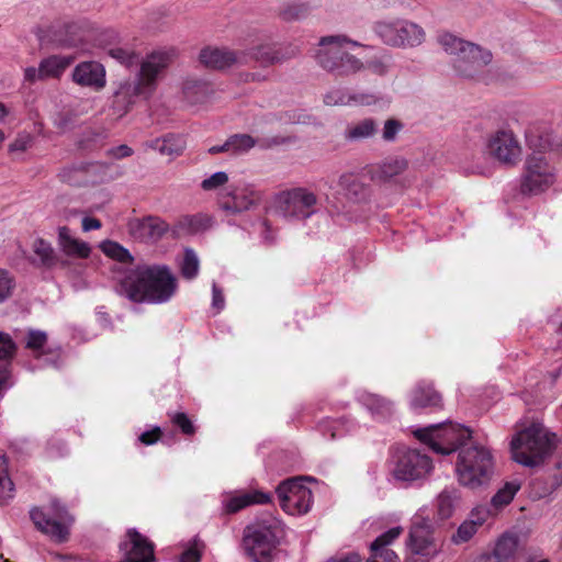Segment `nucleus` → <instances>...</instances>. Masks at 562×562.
I'll use <instances>...</instances> for the list:
<instances>
[{
  "instance_id": "40",
  "label": "nucleus",
  "mask_w": 562,
  "mask_h": 562,
  "mask_svg": "<svg viewBox=\"0 0 562 562\" xmlns=\"http://www.w3.org/2000/svg\"><path fill=\"white\" fill-rule=\"evenodd\" d=\"M257 144V140L248 134H234L227 138L229 154L241 155L249 151Z\"/></svg>"
},
{
  "instance_id": "63",
  "label": "nucleus",
  "mask_w": 562,
  "mask_h": 562,
  "mask_svg": "<svg viewBox=\"0 0 562 562\" xmlns=\"http://www.w3.org/2000/svg\"><path fill=\"white\" fill-rule=\"evenodd\" d=\"M209 153L212 155L220 154V153H228L229 154V147H227V140L223 145H216L209 148Z\"/></svg>"
},
{
  "instance_id": "59",
  "label": "nucleus",
  "mask_w": 562,
  "mask_h": 562,
  "mask_svg": "<svg viewBox=\"0 0 562 562\" xmlns=\"http://www.w3.org/2000/svg\"><path fill=\"white\" fill-rule=\"evenodd\" d=\"M212 306L217 311H222L225 306V299L222 290L215 282L212 284Z\"/></svg>"
},
{
  "instance_id": "53",
  "label": "nucleus",
  "mask_w": 562,
  "mask_h": 562,
  "mask_svg": "<svg viewBox=\"0 0 562 562\" xmlns=\"http://www.w3.org/2000/svg\"><path fill=\"white\" fill-rule=\"evenodd\" d=\"M33 137L27 132H22L16 135L14 140L10 144L9 150L11 153L20 151L23 153L31 147Z\"/></svg>"
},
{
  "instance_id": "48",
  "label": "nucleus",
  "mask_w": 562,
  "mask_h": 562,
  "mask_svg": "<svg viewBox=\"0 0 562 562\" xmlns=\"http://www.w3.org/2000/svg\"><path fill=\"white\" fill-rule=\"evenodd\" d=\"M14 288V278L8 270L0 269V304L12 296Z\"/></svg>"
},
{
  "instance_id": "21",
  "label": "nucleus",
  "mask_w": 562,
  "mask_h": 562,
  "mask_svg": "<svg viewBox=\"0 0 562 562\" xmlns=\"http://www.w3.org/2000/svg\"><path fill=\"white\" fill-rule=\"evenodd\" d=\"M127 226L131 236L142 243H155L169 229V225L157 216L133 218Z\"/></svg>"
},
{
  "instance_id": "13",
  "label": "nucleus",
  "mask_w": 562,
  "mask_h": 562,
  "mask_svg": "<svg viewBox=\"0 0 562 562\" xmlns=\"http://www.w3.org/2000/svg\"><path fill=\"white\" fill-rule=\"evenodd\" d=\"M432 470L431 459L418 450H402L394 454L391 473L402 482H414L427 477Z\"/></svg>"
},
{
  "instance_id": "27",
  "label": "nucleus",
  "mask_w": 562,
  "mask_h": 562,
  "mask_svg": "<svg viewBox=\"0 0 562 562\" xmlns=\"http://www.w3.org/2000/svg\"><path fill=\"white\" fill-rule=\"evenodd\" d=\"M379 97L373 93H350L342 89H334L324 95V103L329 106L337 105H371L375 104Z\"/></svg>"
},
{
  "instance_id": "22",
  "label": "nucleus",
  "mask_w": 562,
  "mask_h": 562,
  "mask_svg": "<svg viewBox=\"0 0 562 562\" xmlns=\"http://www.w3.org/2000/svg\"><path fill=\"white\" fill-rule=\"evenodd\" d=\"M125 559L128 562H153L154 544L135 529H130L126 540L120 544Z\"/></svg>"
},
{
  "instance_id": "64",
  "label": "nucleus",
  "mask_w": 562,
  "mask_h": 562,
  "mask_svg": "<svg viewBox=\"0 0 562 562\" xmlns=\"http://www.w3.org/2000/svg\"><path fill=\"white\" fill-rule=\"evenodd\" d=\"M8 372H1L0 373V400L3 396V392L7 389V381H8Z\"/></svg>"
},
{
  "instance_id": "47",
  "label": "nucleus",
  "mask_w": 562,
  "mask_h": 562,
  "mask_svg": "<svg viewBox=\"0 0 562 562\" xmlns=\"http://www.w3.org/2000/svg\"><path fill=\"white\" fill-rule=\"evenodd\" d=\"M204 548V542L200 538L194 537L189 543L188 548H186V550L181 553L179 561L200 562Z\"/></svg>"
},
{
  "instance_id": "6",
  "label": "nucleus",
  "mask_w": 562,
  "mask_h": 562,
  "mask_svg": "<svg viewBox=\"0 0 562 562\" xmlns=\"http://www.w3.org/2000/svg\"><path fill=\"white\" fill-rule=\"evenodd\" d=\"M494 472L491 450L481 443L471 441L458 452L456 473L461 485L477 488L487 484Z\"/></svg>"
},
{
  "instance_id": "28",
  "label": "nucleus",
  "mask_w": 562,
  "mask_h": 562,
  "mask_svg": "<svg viewBox=\"0 0 562 562\" xmlns=\"http://www.w3.org/2000/svg\"><path fill=\"white\" fill-rule=\"evenodd\" d=\"M407 168V160L403 157H387L372 165L369 169L372 181L385 183L403 173Z\"/></svg>"
},
{
  "instance_id": "31",
  "label": "nucleus",
  "mask_w": 562,
  "mask_h": 562,
  "mask_svg": "<svg viewBox=\"0 0 562 562\" xmlns=\"http://www.w3.org/2000/svg\"><path fill=\"white\" fill-rule=\"evenodd\" d=\"M518 542L516 535L504 533L497 540L493 552L483 555L482 562H514Z\"/></svg>"
},
{
  "instance_id": "19",
  "label": "nucleus",
  "mask_w": 562,
  "mask_h": 562,
  "mask_svg": "<svg viewBox=\"0 0 562 562\" xmlns=\"http://www.w3.org/2000/svg\"><path fill=\"white\" fill-rule=\"evenodd\" d=\"M75 58L69 55H50L43 58L38 67H26L24 69V81L33 85L37 81L60 79Z\"/></svg>"
},
{
  "instance_id": "36",
  "label": "nucleus",
  "mask_w": 562,
  "mask_h": 562,
  "mask_svg": "<svg viewBox=\"0 0 562 562\" xmlns=\"http://www.w3.org/2000/svg\"><path fill=\"white\" fill-rule=\"evenodd\" d=\"M338 183L345 194L353 201L364 200L368 195L367 187L352 173L341 175Z\"/></svg>"
},
{
  "instance_id": "24",
  "label": "nucleus",
  "mask_w": 562,
  "mask_h": 562,
  "mask_svg": "<svg viewBox=\"0 0 562 562\" xmlns=\"http://www.w3.org/2000/svg\"><path fill=\"white\" fill-rule=\"evenodd\" d=\"M103 166L99 162H78L63 168L58 177L60 181L70 186H82L95 182L94 175Z\"/></svg>"
},
{
  "instance_id": "15",
  "label": "nucleus",
  "mask_w": 562,
  "mask_h": 562,
  "mask_svg": "<svg viewBox=\"0 0 562 562\" xmlns=\"http://www.w3.org/2000/svg\"><path fill=\"white\" fill-rule=\"evenodd\" d=\"M407 547L413 554L427 559L435 558L440 552L430 519L423 514L413 517Z\"/></svg>"
},
{
  "instance_id": "9",
  "label": "nucleus",
  "mask_w": 562,
  "mask_h": 562,
  "mask_svg": "<svg viewBox=\"0 0 562 562\" xmlns=\"http://www.w3.org/2000/svg\"><path fill=\"white\" fill-rule=\"evenodd\" d=\"M372 30L383 44L398 48L419 46L426 36L420 25L401 18L379 20Z\"/></svg>"
},
{
  "instance_id": "51",
  "label": "nucleus",
  "mask_w": 562,
  "mask_h": 562,
  "mask_svg": "<svg viewBox=\"0 0 562 562\" xmlns=\"http://www.w3.org/2000/svg\"><path fill=\"white\" fill-rule=\"evenodd\" d=\"M16 351V345L8 333L0 331V360H10Z\"/></svg>"
},
{
  "instance_id": "14",
  "label": "nucleus",
  "mask_w": 562,
  "mask_h": 562,
  "mask_svg": "<svg viewBox=\"0 0 562 562\" xmlns=\"http://www.w3.org/2000/svg\"><path fill=\"white\" fill-rule=\"evenodd\" d=\"M276 492L280 506L290 515L306 514L312 507V491L299 477L283 481L278 485Z\"/></svg>"
},
{
  "instance_id": "17",
  "label": "nucleus",
  "mask_w": 562,
  "mask_h": 562,
  "mask_svg": "<svg viewBox=\"0 0 562 562\" xmlns=\"http://www.w3.org/2000/svg\"><path fill=\"white\" fill-rule=\"evenodd\" d=\"M488 154L506 166H515L521 156V146L512 131L501 130L487 140Z\"/></svg>"
},
{
  "instance_id": "23",
  "label": "nucleus",
  "mask_w": 562,
  "mask_h": 562,
  "mask_svg": "<svg viewBox=\"0 0 562 562\" xmlns=\"http://www.w3.org/2000/svg\"><path fill=\"white\" fill-rule=\"evenodd\" d=\"M72 81L92 90H102L106 85V72L102 64L90 60L79 63L72 70Z\"/></svg>"
},
{
  "instance_id": "37",
  "label": "nucleus",
  "mask_w": 562,
  "mask_h": 562,
  "mask_svg": "<svg viewBox=\"0 0 562 562\" xmlns=\"http://www.w3.org/2000/svg\"><path fill=\"white\" fill-rule=\"evenodd\" d=\"M459 501L457 490H443L437 497V515L441 520L452 516Z\"/></svg>"
},
{
  "instance_id": "18",
  "label": "nucleus",
  "mask_w": 562,
  "mask_h": 562,
  "mask_svg": "<svg viewBox=\"0 0 562 562\" xmlns=\"http://www.w3.org/2000/svg\"><path fill=\"white\" fill-rule=\"evenodd\" d=\"M226 200L222 196L221 209L225 212L237 214L259 205L265 194L252 183H241L229 190Z\"/></svg>"
},
{
  "instance_id": "44",
  "label": "nucleus",
  "mask_w": 562,
  "mask_h": 562,
  "mask_svg": "<svg viewBox=\"0 0 562 562\" xmlns=\"http://www.w3.org/2000/svg\"><path fill=\"white\" fill-rule=\"evenodd\" d=\"M108 54L127 68L139 63V55L131 48L113 47L108 50Z\"/></svg>"
},
{
  "instance_id": "16",
  "label": "nucleus",
  "mask_w": 562,
  "mask_h": 562,
  "mask_svg": "<svg viewBox=\"0 0 562 562\" xmlns=\"http://www.w3.org/2000/svg\"><path fill=\"white\" fill-rule=\"evenodd\" d=\"M47 334L40 329H29L25 336V349L30 351V356L35 360L34 364H30V370L44 369L48 367L58 368L61 362V353L59 349H50L47 346Z\"/></svg>"
},
{
  "instance_id": "38",
  "label": "nucleus",
  "mask_w": 562,
  "mask_h": 562,
  "mask_svg": "<svg viewBox=\"0 0 562 562\" xmlns=\"http://www.w3.org/2000/svg\"><path fill=\"white\" fill-rule=\"evenodd\" d=\"M14 495V484L9 473L7 456L0 451V504L11 499Z\"/></svg>"
},
{
  "instance_id": "45",
  "label": "nucleus",
  "mask_w": 562,
  "mask_h": 562,
  "mask_svg": "<svg viewBox=\"0 0 562 562\" xmlns=\"http://www.w3.org/2000/svg\"><path fill=\"white\" fill-rule=\"evenodd\" d=\"M33 251L45 266H50L55 261V251L50 243L36 238L33 243Z\"/></svg>"
},
{
  "instance_id": "62",
  "label": "nucleus",
  "mask_w": 562,
  "mask_h": 562,
  "mask_svg": "<svg viewBox=\"0 0 562 562\" xmlns=\"http://www.w3.org/2000/svg\"><path fill=\"white\" fill-rule=\"evenodd\" d=\"M261 226L263 228L262 235L265 240H267L268 243H272L274 240V235L270 225L267 222H262Z\"/></svg>"
},
{
  "instance_id": "42",
  "label": "nucleus",
  "mask_w": 562,
  "mask_h": 562,
  "mask_svg": "<svg viewBox=\"0 0 562 562\" xmlns=\"http://www.w3.org/2000/svg\"><path fill=\"white\" fill-rule=\"evenodd\" d=\"M519 484L509 482L504 485L491 499V507L497 510L508 505L519 490Z\"/></svg>"
},
{
  "instance_id": "41",
  "label": "nucleus",
  "mask_w": 562,
  "mask_h": 562,
  "mask_svg": "<svg viewBox=\"0 0 562 562\" xmlns=\"http://www.w3.org/2000/svg\"><path fill=\"white\" fill-rule=\"evenodd\" d=\"M213 222L214 221L212 216L199 213L194 215L184 216L181 220L180 225L182 227H186L190 233H199L212 227Z\"/></svg>"
},
{
  "instance_id": "25",
  "label": "nucleus",
  "mask_w": 562,
  "mask_h": 562,
  "mask_svg": "<svg viewBox=\"0 0 562 562\" xmlns=\"http://www.w3.org/2000/svg\"><path fill=\"white\" fill-rule=\"evenodd\" d=\"M441 404V395L426 381L418 382L411 392L409 405L414 411L437 408Z\"/></svg>"
},
{
  "instance_id": "33",
  "label": "nucleus",
  "mask_w": 562,
  "mask_h": 562,
  "mask_svg": "<svg viewBox=\"0 0 562 562\" xmlns=\"http://www.w3.org/2000/svg\"><path fill=\"white\" fill-rule=\"evenodd\" d=\"M358 401L374 418L384 419L393 413L392 402L376 394L366 391L360 392L358 394Z\"/></svg>"
},
{
  "instance_id": "54",
  "label": "nucleus",
  "mask_w": 562,
  "mask_h": 562,
  "mask_svg": "<svg viewBox=\"0 0 562 562\" xmlns=\"http://www.w3.org/2000/svg\"><path fill=\"white\" fill-rule=\"evenodd\" d=\"M171 422L179 427L184 435H193L195 432L193 423L184 413H175L171 416Z\"/></svg>"
},
{
  "instance_id": "60",
  "label": "nucleus",
  "mask_w": 562,
  "mask_h": 562,
  "mask_svg": "<svg viewBox=\"0 0 562 562\" xmlns=\"http://www.w3.org/2000/svg\"><path fill=\"white\" fill-rule=\"evenodd\" d=\"M101 227V222L95 217L86 216L82 218V231L90 232L93 229H99Z\"/></svg>"
},
{
  "instance_id": "26",
  "label": "nucleus",
  "mask_w": 562,
  "mask_h": 562,
  "mask_svg": "<svg viewBox=\"0 0 562 562\" xmlns=\"http://www.w3.org/2000/svg\"><path fill=\"white\" fill-rule=\"evenodd\" d=\"M299 54L296 46H289L285 48H276L268 45H260L251 49L250 56L261 66H271L281 64Z\"/></svg>"
},
{
  "instance_id": "30",
  "label": "nucleus",
  "mask_w": 562,
  "mask_h": 562,
  "mask_svg": "<svg viewBox=\"0 0 562 562\" xmlns=\"http://www.w3.org/2000/svg\"><path fill=\"white\" fill-rule=\"evenodd\" d=\"M402 533L401 527H393L380 535L370 546L371 557L378 562H397V555L389 546Z\"/></svg>"
},
{
  "instance_id": "50",
  "label": "nucleus",
  "mask_w": 562,
  "mask_h": 562,
  "mask_svg": "<svg viewBox=\"0 0 562 562\" xmlns=\"http://www.w3.org/2000/svg\"><path fill=\"white\" fill-rule=\"evenodd\" d=\"M228 182V175L225 171H217L201 182L202 190L215 191Z\"/></svg>"
},
{
  "instance_id": "58",
  "label": "nucleus",
  "mask_w": 562,
  "mask_h": 562,
  "mask_svg": "<svg viewBox=\"0 0 562 562\" xmlns=\"http://www.w3.org/2000/svg\"><path fill=\"white\" fill-rule=\"evenodd\" d=\"M133 149L127 145H120L108 150V155L115 159L126 158L133 155Z\"/></svg>"
},
{
  "instance_id": "11",
  "label": "nucleus",
  "mask_w": 562,
  "mask_h": 562,
  "mask_svg": "<svg viewBox=\"0 0 562 562\" xmlns=\"http://www.w3.org/2000/svg\"><path fill=\"white\" fill-rule=\"evenodd\" d=\"M557 181V168L542 153L535 151L526 157L520 176V192L538 195L550 189Z\"/></svg>"
},
{
  "instance_id": "46",
  "label": "nucleus",
  "mask_w": 562,
  "mask_h": 562,
  "mask_svg": "<svg viewBox=\"0 0 562 562\" xmlns=\"http://www.w3.org/2000/svg\"><path fill=\"white\" fill-rule=\"evenodd\" d=\"M477 531V521L474 519H469L463 521L457 532L452 535L451 541L454 544H460L469 541Z\"/></svg>"
},
{
  "instance_id": "32",
  "label": "nucleus",
  "mask_w": 562,
  "mask_h": 562,
  "mask_svg": "<svg viewBox=\"0 0 562 562\" xmlns=\"http://www.w3.org/2000/svg\"><path fill=\"white\" fill-rule=\"evenodd\" d=\"M376 133V121L367 117L348 124L344 131V139L348 143H359L374 137Z\"/></svg>"
},
{
  "instance_id": "34",
  "label": "nucleus",
  "mask_w": 562,
  "mask_h": 562,
  "mask_svg": "<svg viewBox=\"0 0 562 562\" xmlns=\"http://www.w3.org/2000/svg\"><path fill=\"white\" fill-rule=\"evenodd\" d=\"M147 147L157 150L161 155L176 157L183 153L186 140L181 135L168 134L147 143Z\"/></svg>"
},
{
  "instance_id": "2",
  "label": "nucleus",
  "mask_w": 562,
  "mask_h": 562,
  "mask_svg": "<svg viewBox=\"0 0 562 562\" xmlns=\"http://www.w3.org/2000/svg\"><path fill=\"white\" fill-rule=\"evenodd\" d=\"M175 56L173 48L157 49L147 54L139 63L136 77L121 81L115 90L113 106L116 111L125 114L136 100H148L156 91L159 78Z\"/></svg>"
},
{
  "instance_id": "5",
  "label": "nucleus",
  "mask_w": 562,
  "mask_h": 562,
  "mask_svg": "<svg viewBox=\"0 0 562 562\" xmlns=\"http://www.w3.org/2000/svg\"><path fill=\"white\" fill-rule=\"evenodd\" d=\"M285 537V527L276 517H267L247 526L244 548L254 562H272L277 548Z\"/></svg>"
},
{
  "instance_id": "39",
  "label": "nucleus",
  "mask_w": 562,
  "mask_h": 562,
  "mask_svg": "<svg viewBox=\"0 0 562 562\" xmlns=\"http://www.w3.org/2000/svg\"><path fill=\"white\" fill-rule=\"evenodd\" d=\"M200 270V260L192 248H186L183 258L180 262L181 276L187 280H193L198 277Z\"/></svg>"
},
{
  "instance_id": "1",
  "label": "nucleus",
  "mask_w": 562,
  "mask_h": 562,
  "mask_svg": "<svg viewBox=\"0 0 562 562\" xmlns=\"http://www.w3.org/2000/svg\"><path fill=\"white\" fill-rule=\"evenodd\" d=\"M177 279L167 266L138 265L127 270L116 284V292L134 303L162 304L175 295Z\"/></svg>"
},
{
  "instance_id": "29",
  "label": "nucleus",
  "mask_w": 562,
  "mask_h": 562,
  "mask_svg": "<svg viewBox=\"0 0 562 562\" xmlns=\"http://www.w3.org/2000/svg\"><path fill=\"white\" fill-rule=\"evenodd\" d=\"M57 244L59 249L68 257L88 258L91 247L88 243L77 238L67 226L57 229Z\"/></svg>"
},
{
  "instance_id": "35",
  "label": "nucleus",
  "mask_w": 562,
  "mask_h": 562,
  "mask_svg": "<svg viewBox=\"0 0 562 562\" xmlns=\"http://www.w3.org/2000/svg\"><path fill=\"white\" fill-rule=\"evenodd\" d=\"M270 502V495L263 492H245L228 498L225 503L226 512L236 513L249 505L267 504Z\"/></svg>"
},
{
  "instance_id": "20",
  "label": "nucleus",
  "mask_w": 562,
  "mask_h": 562,
  "mask_svg": "<svg viewBox=\"0 0 562 562\" xmlns=\"http://www.w3.org/2000/svg\"><path fill=\"white\" fill-rule=\"evenodd\" d=\"M199 59L206 68L224 70L246 63L247 55L244 52H235L225 47L207 46L200 52Z\"/></svg>"
},
{
  "instance_id": "52",
  "label": "nucleus",
  "mask_w": 562,
  "mask_h": 562,
  "mask_svg": "<svg viewBox=\"0 0 562 562\" xmlns=\"http://www.w3.org/2000/svg\"><path fill=\"white\" fill-rule=\"evenodd\" d=\"M404 128L402 122L396 119H389L385 121L382 130V138L387 143H392L396 139L398 133Z\"/></svg>"
},
{
  "instance_id": "61",
  "label": "nucleus",
  "mask_w": 562,
  "mask_h": 562,
  "mask_svg": "<svg viewBox=\"0 0 562 562\" xmlns=\"http://www.w3.org/2000/svg\"><path fill=\"white\" fill-rule=\"evenodd\" d=\"M360 561H361V559H360L359 554H357V553H349L345 558L329 559L326 562H360Z\"/></svg>"
},
{
  "instance_id": "57",
  "label": "nucleus",
  "mask_w": 562,
  "mask_h": 562,
  "mask_svg": "<svg viewBox=\"0 0 562 562\" xmlns=\"http://www.w3.org/2000/svg\"><path fill=\"white\" fill-rule=\"evenodd\" d=\"M161 430L159 427H154L151 430L144 431L139 435L138 440L144 445H154L160 438Z\"/></svg>"
},
{
  "instance_id": "12",
  "label": "nucleus",
  "mask_w": 562,
  "mask_h": 562,
  "mask_svg": "<svg viewBox=\"0 0 562 562\" xmlns=\"http://www.w3.org/2000/svg\"><path fill=\"white\" fill-rule=\"evenodd\" d=\"M30 515L36 528L53 541L57 543L68 541L74 517L57 498L50 501L48 513H44L41 508H33Z\"/></svg>"
},
{
  "instance_id": "55",
  "label": "nucleus",
  "mask_w": 562,
  "mask_h": 562,
  "mask_svg": "<svg viewBox=\"0 0 562 562\" xmlns=\"http://www.w3.org/2000/svg\"><path fill=\"white\" fill-rule=\"evenodd\" d=\"M496 510H494L491 505L487 506V505H482V506H477L475 507L472 513H471V518L470 519H474L477 521V527L481 526L482 524H484L486 521V519L491 516V515H494Z\"/></svg>"
},
{
  "instance_id": "8",
  "label": "nucleus",
  "mask_w": 562,
  "mask_h": 562,
  "mask_svg": "<svg viewBox=\"0 0 562 562\" xmlns=\"http://www.w3.org/2000/svg\"><path fill=\"white\" fill-rule=\"evenodd\" d=\"M414 435L439 454H450L456 450L460 451L463 446L472 441L469 428L451 423L418 428L414 431Z\"/></svg>"
},
{
  "instance_id": "7",
  "label": "nucleus",
  "mask_w": 562,
  "mask_h": 562,
  "mask_svg": "<svg viewBox=\"0 0 562 562\" xmlns=\"http://www.w3.org/2000/svg\"><path fill=\"white\" fill-rule=\"evenodd\" d=\"M360 46L356 41L345 35L323 36L316 52L318 65L337 77L351 76L364 68V64L356 56L345 50V45Z\"/></svg>"
},
{
  "instance_id": "49",
  "label": "nucleus",
  "mask_w": 562,
  "mask_h": 562,
  "mask_svg": "<svg viewBox=\"0 0 562 562\" xmlns=\"http://www.w3.org/2000/svg\"><path fill=\"white\" fill-rule=\"evenodd\" d=\"M391 64V56L384 54L368 60L364 67H367L374 75L383 76L389 71Z\"/></svg>"
},
{
  "instance_id": "4",
  "label": "nucleus",
  "mask_w": 562,
  "mask_h": 562,
  "mask_svg": "<svg viewBox=\"0 0 562 562\" xmlns=\"http://www.w3.org/2000/svg\"><path fill=\"white\" fill-rule=\"evenodd\" d=\"M555 441V434L550 432L541 423H532L513 437L512 458L527 468L539 467L553 452Z\"/></svg>"
},
{
  "instance_id": "43",
  "label": "nucleus",
  "mask_w": 562,
  "mask_h": 562,
  "mask_svg": "<svg viewBox=\"0 0 562 562\" xmlns=\"http://www.w3.org/2000/svg\"><path fill=\"white\" fill-rule=\"evenodd\" d=\"M102 251L119 262H132L133 257L130 251L116 241L106 240L101 244Z\"/></svg>"
},
{
  "instance_id": "3",
  "label": "nucleus",
  "mask_w": 562,
  "mask_h": 562,
  "mask_svg": "<svg viewBox=\"0 0 562 562\" xmlns=\"http://www.w3.org/2000/svg\"><path fill=\"white\" fill-rule=\"evenodd\" d=\"M438 43L447 54L454 56L452 67L457 76L485 81L487 67L493 59L491 50L448 32L438 36Z\"/></svg>"
},
{
  "instance_id": "56",
  "label": "nucleus",
  "mask_w": 562,
  "mask_h": 562,
  "mask_svg": "<svg viewBox=\"0 0 562 562\" xmlns=\"http://www.w3.org/2000/svg\"><path fill=\"white\" fill-rule=\"evenodd\" d=\"M346 423L347 422L344 419L333 420V422L327 423L324 426V435H327V432H328V437L330 439L341 437L344 435L341 428L346 426Z\"/></svg>"
},
{
  "instance_id": "10",
  "label": "nucleus",
  "mask_w": 562,
  "mask_h": 562,
  "mask_svg": "<svg viewBox=\"0 0 562 562\" xmlns=\"http://www.w3.org/2000/svg\"><path fill=\"white\" fill-rule=\"evenodd\" d=\"M318 196L306 187L280 191L274 196L276 212L288 221H306L317 212Z\"/></svg>"
}]
</instances>
